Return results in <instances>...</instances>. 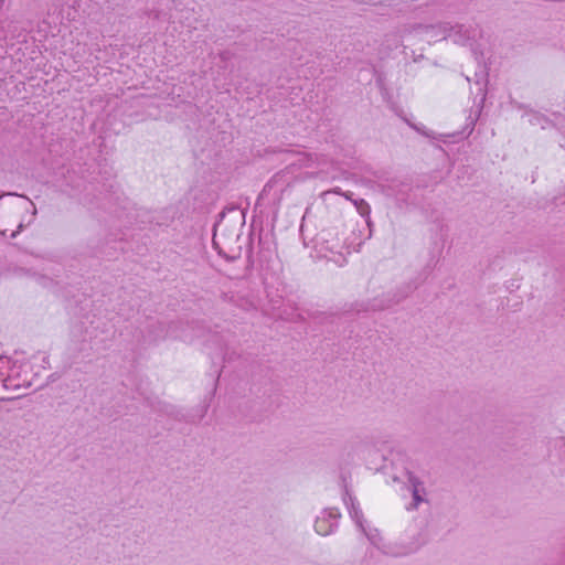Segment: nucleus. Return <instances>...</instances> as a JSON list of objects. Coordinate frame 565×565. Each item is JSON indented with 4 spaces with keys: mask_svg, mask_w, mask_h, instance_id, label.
Returning a JSON list of instances; mask_svg holds the SVG:
<instances>
[{
    "mask_svg": "<svg viewBox=\"0 0 565 565\" xmlns=\"http://www.w3.org/2000/svg\"><path fill=\"white\" fill-rule=\"evenodd\" d=\"M318 245L320 252L333 255H342L344 250L349 252L343 232H340L338 227L323 228L319 234Z\"/></svg>",
    "mask_w": 565,
    "mask_h": 565,
    "instance_id": "obj_1",
    "label": "nucleus"
},
{
    "mask_svg": "<svg viewBox=\"0 0 565 565\" xmlns=\"http://www.w3.org/2000/svg\"><path fill=\"white\" fill-rule=\"evenodd\" d=\"M340 513L337 509L324 510L315 522V530L320 535H328L332 533L338 526V519Z\"/></svg>",
    "mask_w": 565,
    "mask_h": 565,
    "instance_id": "obj_2",
    "label": "nucleus"
},
{
    "mask_svg": "<svg viewBox=\"0 0 565 565\" xmlns=\"http://www.w3.org/2000/svg\"><path fill=\"white\" fill-rule=\"evenodd\" d=\"M224 299L245 311L256 310L258 307V298L253 292L243 294L237 291L231 296L225 294Z\"/></svg>",
    "mask_w": 565,
    "mask_h": 565,
    "instance_id": "obj_3",
    "label": "nucleus"
},
{
    "mask_svg": "<svg viewBox=\"0 0 565 565\" xmlns=\"http://www.w3.org/2000/svg\"><path fill=\"white\" fill-rule=\"evenodd\" d=\"M411 492H412L413 501H412V503L409 504V507L407 509L408 510H416V509H418L420 503L426 502V498H425L426 497V489L423 486L420 488L412 489Z\"/></svg>",
    "mask_w": 565,
    "mask_h": 565,
    "instance_id": "obj_4",
    "label": "nucleus"
},
{
    "mask_svg": "<svg viewBox=\"0 0 565 565\" xmlns=\"http://www.w3.org/2000/svg\"><path fill=\"white\" fill-rule=\"evenodd\" d=\"M353 205L355 206L358 213L361 216H363V217L370 216L371 206L365 200H363V199L353 200Z\"/></svg>",
    "mask_w": 565,
    "mask_h": 565,
    "instance_id": "obj_5",
    "label": "nucleus"
},
{
    "mask_svg": "<svg viewBox=\"0 0 565 565\" xmlns=\"http://www.w3.org/2000/svg\"><path fill=\"white\" fill-rule=\"evenodd\" d=\"M349 501H350V507H349V512H350V515L351 518L360 525L362 526V523H361V519H362V512L361 510L356 507L355 504V500L354 498H352L351 495H349Z\"/></svg>",
    "mask_w": 565,
    "mask_h": 565,
    "instance_id": "obj_6",
    "label": "nucleus"
},
{
    "mask_svg": "<svg viewBox=\"0 0 565 565\" xmlns=\"http://www.w3.org/2000/svg\"><path fill=\"white\" fill-rule=\"evenodd\" d=\"M406 478L409 490L420 488L424 486L423 481L412 471H406Z\"/></svg>",
    "mask_w": 565,
    "mask_h": 565,
    "instance_id": "obj_7",
    "label": "nucleus"
},
{
    "mask_svg": "<svg viewBox=\"0 0 565 565\" xmlns=\"http://www.w3.org/2000/svg\"><path fill=\"white\" fill-rule=\"evenodd\" d=\"M399 300H386V301H381V303H374L371 306V308L366 307L364 309H362L363 311H367L369 309L373 310V311H376V310H384V309H387L390 307H392L393 305H396L398 303Z\"/></svg>",
    "mask_w": 565,
    "mask_h": 565,
    "instance_id": "obj_8",
    "label": "nucleus"
},
{
    "mask_svg": "<svg viewBox=\"0 0 565 565\" xmlns=\"http://www.w3.org/2000/svg\"><path fill=\"white\" fill-rule=\"evenodd\" d=\"M2 383H3L4 388H11V387L19 388L21 386V384L13 383L11 374H9L6 379H3Z\"/></svg>",
    "mask_w": 565,
    "mask_h": 565,
    "instance_id": "obj_9",
    "label": "nucleus"
},
{
    "mask_svg": "<svg viewBox=\"0 0 565 565\" xmlns=\"http://www.w3.org/2000/svg\"><path fill=\"white\" fill-rule=\"evenodd\" d=\"M331 193L343 195L344 192L341 190V188L337 186L331 190L322 192L321 196L326 198L328 194H331Z\"/></svg>",
    "mask_w": 565,
    "mask_h": 565,
    "instance_id": "obj_10",
    "label": "nucleus"
},
{
    "mask_svg": "<svg viewBox=\"0 0 565 565\" xmlns=\"http://www.w3.org/2000/svg\"><path fill=\"white\" fill-rule=\"evenodd\" d=\"M10 363V360L9 358L4 356V355H0V375L3 373V369L6 366H8Z\"/></svg>",
    "mask_w": 565,
    "mask_h": 565,
    "instance_id": "obj_11",
    "label": "nucleus"
},
{
    "mask_svg": "<svg viewBox=\"0 0 565 565\" xmlns=\"http://www.w3.org/2000/svg\"><path fill=\"white\" fill-rule=\"evenodd\" d=\"M412 127H413L414 129H416L418 132H420V134H423V135H425V136H427V137H430V135H429L427 131H425V130H423V129H420V128H418V127H416V126H412Z\"/></svg>",
    "mask_w": 565,
    "mask_h": 565,
    "instance_id": "obj_12",
    "label": "nucleus"
},
{
    "mask_svg": "<svg viewBox=\"0 0 565 565\" xmlns=\"http://www.w3.org/2000/svg\"><path fill=\"white\" fill-rule=\"evenodd\" d=\"M343 196H344L347 200H349V201H351V202L353 203V200H354V199H352V193H351V192H344V193H343Z\"/></svg>",
    "mask_w": 565,
    "mask_h": 565,
    "instance_id": "obj_13",
    "label": "nucleus"
},
{
    "mask_svg": "<svg viewBox=\"0 0 565 565\" xmlns=\"http://www.w3.org/2000/svg\"><path fill=\"white\" fill-rule=\"evenodd\" d=\"M22 226H23V225H22V224H20V225L18 226V231L13 232V233L11 234V237H15L17 233H19V232L22 230Z\"/></svg>",
    "mask_w": 565,
    "mask_h": 565,
    "instance_id": "obj_14",
    "label": "nucleus"
},
{
    "mask_svg": "<svg viewBox=\"0 0 565 565\" xmlns=\"http://www.w3.org/2000/svg\"><path fill=\"white\" fill-rule=\"evenodd\" d=\"M217 236H218V234H217V232L215 231L214 236H213V244H214V245H217V241H216V239H217Z\"/></svg>",
    "mask_w": 565,
    "mask_h": 565,
    "instance_id": "obj_15",
    "label": "nucleus"
},
{
    "mask_svg": "<svg viewBox=\"0 0 565 565\" xmlns=\"http://www.w3.org/2000/svg\"><path fill=\"white\" fill-rule=\"evenodd\" d=\"M12 398H6V397H0V402L2 401H11Z\"/></svg>",
    "mask_w": 565,
    "mask_h": 565,
    "instance_id": "obj_16",
    "label": "nucleus"
}]
</instances>
